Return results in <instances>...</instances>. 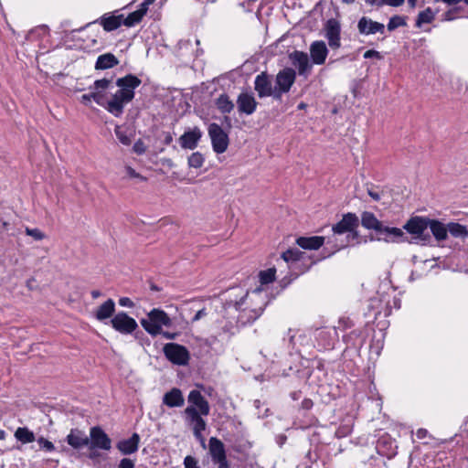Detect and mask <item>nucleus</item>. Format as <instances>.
Masks as SVG:
<instances>
[{"mask_svg":"<svg viewBox=\"0 0 468 468\" xmlns=\"http://www.w3.org/2000/svg\"><path fill=\"white\" fill-rule=\"evenodd\" d=\"M324 243V237L312 236V237H299L296 239V244L303 250H318Z\"/></svg>","mask_w":468,"mask_h":468,"instance_id":"24","label":"nucleus"},{"mask_svg":"<svg viewBox=\"0 0 468 468\" xmlns=\"http://www.w3.org/2000/svg\"><path fill=\"white\" fill-rule=\"evenodd\" d=\"M302 392L301 391H293L290 394L292 399L298 400L301 398Z\"/></svg>","mask_w":468,"mask_h":468,"instance_id":"57","label":"nucleus"},{"mask_svg":"<svg viewBox=\"0 0 468 468\" xmlns=\"http://www.w3.org/2000/svg\"><path fill=\"white\" fill-rule=\"evenodd\" d=\"M339 325H343L344 328H348L352 326V323L348 318H341L339 320Z\"/></svg>","mask_w":468,"mask_h":468,"instance_id":"55","label":"nucleus"},{"mask_svg":"<svg viewBox=\"0 0 468 468\" xmlns=\"http://www.w3.org/2000/svg\"><path fill=\"white\" fill-rule=\"evenodd\" d=\"M185 468H200L197 464V461L191 455H187L184 459Z\"/></svg>","mask_w":468,"mask_h":468,"instance_id":"43","label":"nucleus"},{"mask_svg":"<svg viewBox=\"0 0 468 468\" xmlns=\"http://www.w3.org/2000/svg\"><path fill=\"white\" fill-rule=\"evenodd\" d=\"M146 149V145L142 139H138L133 146V151L139 155L144 154Z\"/></svg>","mask_w":468,"mask_h":468,"instance_id":"40","label":"nucleus"},{"mask_svg":"<svg viewBox=\"0 0 468 468\" xmlns=\"http://www.w3.org/2000/svg\"><path fill=\"white\" fill-rule=\"evenodd\" d=\"M140 436L138 433H133L129 439L122 440L117 442L116 448L124 455H129L136 452L139 448Z\"/></svg>","mask_w":468,"mask_h":468,"instance_id":"21","label":"nucleus"},{"mask_svg":"<svg viewBox=\"0 0 468 468\" xmlns=\"http://www.w3.org/2000/svg\"><path fill=\"white\" fill-rule=\"evenodd\" d=\"M209 453L218 468H229L224 443L217 437H211L208 441Z\"/></svg>","mask_w":468,"mask_h":468,"instance_id":"11","label":"nucleus"},{"mask_svg":"<svg viewBox=\"0 0 468 468\" xmlns=\"http://www.w3.org/2000/svg\"><path fill=\"white\" fill-rule=\"evenodd\" d=\"M432 236L438 242H442L448 238V224L445 225L438 219H431L429 227Z\"/></svg>","mask_w":468,"mask_h":468,"instance_id":"22","label":"nucleus"},{"mask_svg":"<svg viewBox=\"0 0 468 468\" xmlns=\"http://www.w3.org/2000/svg\"><path fill=\"white\" fill-rule=\"evenodd\" d=\"M148 8H149V5H148L145 2H144V1H143V3H141V4H140V5H139V7H138L137 11H138V12H141V13H142V16H145V14H146V13H147V11H148Z\"/></svg>","mask_w":468,"mask_h":468,"instance_id":"52","label":"nucleus"},{"mask_svg":"<svg viewBox=\"0 0 468 468\" xmlns=\"http://www.w3.org/2000/svg\"><path fill=\"white\" fill-rule=\"evenodd\" d=\"M25 231L27 236L32 237L36 240H42L46 237L44 232H42L39 229H37V228L36 229L26 228Z\"/></svg>","mask_w":468,"mask_h":468,"instance_id":"38","label":"nucleus"},{"mask_svg":"<svg viewBox=\"0 0 468 468\" xmlns=\"http://www.w3.org/2000/svg\"><path fill=\"white\" fill-rule=\"evenodd\" d=\"M365 58H377V59H381L383 58V56L380 54V52L377 51V50H374V49H369V50H367L365 53H364V56H363Z\"/></svg>","mask_w":468,"mask_h":468,"instance_id":"46","label":"nucleus"},{"mask_svg":"<svg viewBox=\"0 0 468 468\" xmlns=\"http://www.w3.org/2000/svg\"><path fill=\"white\" fill-rule=\"evenodd\" d=\"M119 64L118 58L112 53H105L98 57L95 69H108Z\"/></svg>","mask_w":468,"mask_h":468,"instance_id":"26","label":"nucleus"},{"mask_svg":"<svg viewBox=\"0 0 468 468\" xmlns=\"http://www.w3.org/2000/svg\"><path fill=\"white\" fill-rule=\"evenodd\" d=\"M123 16H110L101 17V25L107 32L117 29L122 24Z\"/></svg>","mask_w":468,"mask_h":468,"instance_id":"28","label":"nucleus"},{"mask_svg":"<svg viewBox=\"0 0 468 468\" xmlns=\"http://www.w3.org/2000/svg\"><path fill=\"white\" fill-rule=\"evenodd\" d=\"M135 463L132 459L123 458L120 461L118 468H134Z\"/></svg>","mask_w":468,"mask_h":468,"instance_id":"45","label":"nucleus"},{"mask_svg":"<svg viewBox=\"0 0 468 468\" xmlns=\"http://www.w3.org/2000/svg\"><path fill=\"white\" fill-rule=\"evenodd\" d=\"M254 89L260 98L272 97L276 100L275 86L272 87L271 80L266 72H261L256 76Z\"/></svg>","mask_w":468,"mask_h":468,"instance_id":"13","label":"nucleus"},{"mask_svg":"<svg viewBox=\"0 0 468 468\" xmlns=\"http://www.w3.org/2000/svg\"><path fill=\"white\" fill-rule=\"evenodd\" d=\"M247 295H248V293H246V294H245V296H243V297L240 299V301H239V302H235L234 306H235V308H236L237 310H238V309H239V308H240V306L243 304L244 300H245V298L247 297Z\"/></svg>","mask_w":468,"mask_h":468,"instance_id":"60","label":"nucleus"},{"mask_svg":"<svg viewBox=\"0 0 468 468\" xmlns=\"http://www.w3.org/2000/svg\"><path fill=\"white\" fill-rule=\"evenodd\" d=\"M264 307H259L258 309H251L248 314V322H254L257 318H259L263 313Z\"/></svg>","mask_w":468,"mask_h":468,"instance_id":"41","label":"nucleus"},{"mask_svg":"<svg viewBox=\"0 0 468 468\" xmlns=\"http://www.w3.org/2000/svg\"><path fill=\"white\" fill-rule=\"evenodd\" d=\"M427 435H428V431H427V430H425V429H422V428H421V429H419V430L417 431V432H416V436H417V438H418V439H420V440H421V439L426 438V437H427Z\"/></svg>","mask_w":468,"mask_h":468,"instance_id":"54","label":"nucleus"},{"mask_svg":"<svg viewBox=\"0 0 468 468\" xmlns=\"http://www.w3.org/2000/svg\"><path fill=\"white\" fill-rule=\"evenodd\" d=\"M367 194L371 197V198L375 201L380 200V194L377 191H374L373 189H367Z\"/></svg>","mask_w":468,"mask_h":468,"instance_id":"53","label":"nucleus"},{"mask_svg":"<svg viewBox=\"0 0 468 468\" xmlns=\"http://www.w3.org/2000/svg\"><path fill=\"white\" fill-rule=\"evenodd\" d=\"M207 311L205 308H202L201 310L197 311V314L194 315V317L192 318V323H195L198 320H200L201 318L205 317L207 315Z\"/></svg>","mask_w":468,"mask_h":468,"instance_id":"49","label":"nucleus"},{"mask_svg":"<svg viewBox=\"0 0 468 468\" xmlns=\"http://www.w3.org/2000/svg\"><path fill=\"white\" fill-rule=\"evenodd\" d=\"M357 29L361 35H373L376 33L384 34L385 26L382 23L373 21L372 19L363 16L358 20Z\"/></svg>","mask_w":468,"mask_h":468,"instance_id":"18","label":"nucleus"},{"mask_svg":"<svg viewBox=\"0 0 468 468\" xmlns=\"http://www.w3.org/2000/svg\"><path fill=\"white\" fill-rule=\"evenodd\" d=\"M202 132L198 127L186 131L178 139L180 146L184 149H195L202 137Z\"/></svg>","mask_w":468,"mask_h":468,"instance_id":"17","label":"nucleus"},{"mask_svg":"<svg viewBox=\"0 0 468 468\" xmlns=\"http://www.w3.org/2000/svg\"><path fill=\"white\" fill-rule=\"evenodd\" d=\"M187 401L189 406L184 410L186 422L192 428L195 438L205 447L203 431L207 429V422L203 416L209 414V403L197 389H193L189 392Z\"/></svg>","mask_w":468,"mask_h":468,"instance_id":"2","label":"nucleus"},{"mask_svg":"<svg viewBox=\"0 0 468 468\" xmlns=\"http://www.w3.org/2000/svg\"><path fill=\"white\" fill-rule=\"evenodd\" d=\"M237 108L240 114L251 115L257 109L258 102L251 92L243 91L237 98Z\"/></svg>","mask_w":468,"mask_h":468,"instance_id":"15","label":"nucleus"},{"mask_svg":"<svg viewBox=\"0 0 468 468\" xmlns=\"http://www.w3.org/2000/svg\"><path fill=\"white\" fill-rule=\"evenodd\" d=\"M379 0H365V2L368 5H377Z\"/></svg>","mask_w":468,"mask_h":468,"instance_id":"64","label":"nucleus"},{"mask_svg":"<svg viewBox=\"0 0 468 468\" xmlns=\"http://www.w3.org/2000/svg\"><path fill=\"white\" fill-rule=\"evenodd\" d=\"M325 37L328 45L333 49H337L341 46V27L340 23L334 18L328 19L324 25Z\"/></svg>","mask_w":468,"mask_h":468,"instance_id":"14","label":"nucleus"},{"mask_svg":"<svg viewBox=\"0 0 468 468\" xmlns=\"http://www.w3.org/2000/svg\"><path fill=\"white\" fill-rule=\"evenodd\" d=\"M165 358L174 365L186 366L190 360V353L187 348L176 343H166L163 346Z\"/></svg>","mask_w":468,"mask_h":468,"instance_id":"8","label":"nucleus"},{"mask_svg":"<svg viewBox=\"0 0 468 468\" xmlns=\"http://www.w3.org/2000/svg\"><path fill=\"white\" fill-rule=\"evenodd\" d=\"M276 270L270 268L266 271H261L259 273L260 282L261 284H269L275 280Z\"/></svg>","mask_w":468,"mask_h":468,"instance_id":"37","label":"nucleus"},{"mask_svg":"<svg viewBox=\"0 0 468 468\" xmlns=\"http://www.w3.org/2000/svg\"><path fill=\"white\" fill-rule=\"evenodd\" d=\"M205 158L203 154L199 152H195L191 154V155L188 157V166L192 168H200L204 165Z\"/></svg>","mask_w":468,"mask_h":468,"instance_id":"35","label":"nucleus"},{"mask_svg":"<svg viewBox=\"0 0 468 468\" xmlns=\"http://www.w3.org/2000/svg\"><path fill=\"white\" fill-rule=\"evenodd\" d=\"M111 324L115 331L122 335L132 334L138 327L136 321L124 312H120L116 314L112 318Z\"/></svg>","mask_w":468,"mask_h":468,"instance_id":"12","label":"nucleus"},{"mask_svg":"<svg viewBox=\"0 0 468 468\" xmlns=\"http://www.w3.org/2000/svg\"><path fill=\"white\" fill-rule=\"evenodd\" d=\"M141 83L142 80L133 74L118 78L115 81L118 90L108 98L105 91L112 88V80L106 78L97 80L90 86V93L80 97V101L89 105L91 101H94L109 113L118 118L123 114L125 106L134 99L135 90Z\"/></svg>","mask_w":468,"mask_h":468,"instance_id":"1","label":"nucleus"},{"mask_svg":"<svg viewBox=\"0 0 468 468\" xmlns=\"http://www.w3.org/2000/svg\"><path fill=\"white\" fill-rule=\"evenodd\" d=\"M217 108L221 113H229L234 109V103L228 94L223 93L218 96L215 102Z\"/></svg>","mask_w":468,"mask_h":468,"instance_id":"29","label":"nucleus"},{"mask_svg":"<svg viewBox=\"0 0 468 468\" xmlns=\"http://www.w3.org/2000/svg\"><path fill=\"white\" fill-rule=\"evenodd\" d=\"M143 16L141 12H138L137 10L130 13L126 18L122 19V24L125 27H131L135 26L136 24L140 23L143 19Z\"/></svg>","mask_w":468,"mask_h":468,"instance_id":"34","label":"nucleus"},{"mask_svg":"<svg viewBox=\"0 0 468 468\" xmlns=\"http://www.w3.org/2000/svg\"><path fill=\"white\" fill-rule=\"evenodd\" d=\"M173 141V136L170 133H167L165 136L164 143L165 144H170Z\"/></svg>","mask_w":468,"mask_h":468,"instance_id":"58","label":"nucleus"},{"mask_svg":"<svg viewBox=\"0 0 468 468\" xmlns=\"http://www.w3.org/2000/svg\"><path fill=\"white\" fill-rule=\"evenodd\" d=\"M434 19V13L428 7L424 11H421L417 17L416 27H420L422 24L431 23Z\"/></svg>","mask_w":468,"mask_h":468,"instance_id":"32","label":"nucleus"},{"mask_svg":"<svg viewBox=\"0 0 468 468\" xmlns=\"http://www.w3.org/2000/svg\"><path fill=\"white\" fill-rule=\"evenodd\" d=\"M89 440L90 459L99 456V453L96 452L98 449L103 451H110L112 449V440L100 426L90 428Z\"/></svg>","mask_w":468,"mask_h":468,"instance_id":"7","label":"nucleus"},{"mask_svg":"<svg viewBox=\"0 0 468 468\" xmlns=\"http://www.w3.org/2000/svg\"><path fill=\"white\" fill-rule=\"evenodd\" d=\"M405 0H379L377 4L378 6H382L384 5H389V6H399L404 3Z\"/></svg>","mask_w":468,"mask_h":468,"instance_id":"44","label":"nucleus"},{"mask_svg":"<svg viewBox=\"0 0 468 468\" xmlns=\"http://www.w3.org/2000/svg\"><path fill=\"white\" fill-rule=\"evenodd\" d=\"M160 335H162L165 339L175 340L179 335V333H172V332L162 330V333Z\"/></svg>","mask_w":468,"mask_h":468,"instance_id":"50","label":"nucleus"},{"mask_svg":"<svg viewBox=\"0 0 468 468\" xmlns=\"http://www.w3.org/2000/svg\"><path fill=\"white\" fill-rule=\"evenodd\" d=\"M291 333H292V330H291V329H289V331H288V334L290 335H289V343L293 346H294V342H293V340H294V335H291Z\"/></svg>","mask_w":468,"mask_h":468,"instance_id":"62","label":"nucleus"},{"mask_svg":"<svg viewBox=\"0 0 468 468\" xmlns=\"http://www.w3.org/2000/svg\"><path fill=\"white\" fill-rule=\"evenodd\" d=\"M66 441L74 449H80L88 446L90 443L89 437L85 432L78 429H72L69 431L66 438Z\"/></svg>","mask_w":468,"mask_h":468,"instance_id":"20","label":"nucleus"},{"mask_svg":"<svg viewBox=\"0 0 468 468\" xmlns=\"http://www.w3.org/2000/svg\"><path fill=\"white\" fill-rule=\"evenodd\" d=\"M93 299L99 298L101 295V292L99 290H93L90 292Z\"/></svg>","mask_w":468,"mask_h":468,"instance_id":"61","label":"nucleus"},{"mask_svg":"<svg viewBox=\"0 0 468 468\" xmlns=\"http://www.w3.org/2000/svg\"><path fill=\"white\" fill-rule=\"evenodd\" d=\"M119 304L122 307L133 308L134 306L133 302L129 297H121L119 299Z\"/></svg>","mask_w":468,"mask_h":468,"instance_id":"47","label":"nucleus"},{"mask_svg":"<svg viewBox=\"0 0 468 468\" xmlns=\"http://www.w3.org/2000/svg\"><path fill=\"white\" fill-rule=\"evenodd\" d=\"M351 432V429L349 426H344V427H340L337 431H336V435L339 436V437H344V436H346L347 434H349Z\"/></svg>","mask_w":468,"mask_h":468,"instance_id":"48","label":"nucleus"},{"mask_svg":"<svg viewBox=\"0 0 468 468\" xmlns=\"http://www.w3.org/2000/svg\"><path fill=\"white\" fill-rule=\"evenodd\" d=\"M114 133L122 144L126 146L131 145L134 136V133L131 129L122 125H116Z\"/></svg>","mask_w":468,"mask_h":468,"instance_id":"27","label":"nucleus"},{"mask_svg":"<svg viewBox=\"0 0 468 468\" xmlns=\"http://www.w3.org/2000/svg\"><path fill=\"white\" fill-rule=\"evenodd\" d=\"M313 406H314L313 400L310 399H304L301 404L302 409L306 410H311Z\"/></svg>","mask_w":468,"mask_h":468,"instance_id":"51","label":"nucleus"},{"mask_svg":"<svg viewBox=\"0 0 468 468\" xmlns=\"http://www.w3.org/2000/svg\"><path fill=\"white\" fill-rule=\"evenodd\" d=\"M448 233L455 238L464 239L468 236V229L460 223L450 222L448 223Z\"/></svg>","mask_w":468,"mask_h":468,"instance_id":"31","label":"nucleus"},{"mask_svg":"<svg viewBox=\"0 0 468 468\" xmlns=\"http://www.w3.org/2000/svg\"><path fill=\"white\" fill-rule=\"evenodd\" d=\"M361 225L368 230L376 232V239L385 242H398L403 240L405 234L399 228L388 227L378 219L374 213L364 211L361 214Z\"/></svg>","mask_w":468,"mask_h":468,"instance_id":"4","label":"nucleus"},{"mask_svg":"<svg viewBox=\"0 0 468 468\" xmlns=\"http://www.w3.org/2000/svg\"><path fill=\"white\" fill-rule=\"evenodd\" d=\"M289 59L292 65L298 69L299 75L307 76L310 73L312 66L306 53L295 50L289 54Z\"/></svg>","mask_w":468,"mask_h":468,"instance_id":"16","label":"nucleus"},{"mask_svg":"<svg viewBox=\"0 0 468 468\" xmlns=\"http://www.w3.org/2000/svg\"><path fill=\"white\" fill-rule=\"evenodd\" d=\"M407 25L406 17L401 16H393L389 18V21L388 23V30L393 31L400 27H405Z\"/></svg>","mask_w":468,"mask_h":468,"instance_id":"36","label":"nucleus"},{"mask_svg":"<svg viewBox=\"0 0 468 468\" xmlns=\"http://www.w3.org/2000/svg\"><path fill=\"white\" fill-rule=\"evenodd\" d=\"M115 312V303L112 299H108L101 304L95 312V318L103 321L112 316Z\"/></svg>","mask_w":468,"mask_h":468,"instance_id":"25","label":"nucleus"},{"mask_svg":"<svg viewBox=\"0 0 468 468\" xmlns=\"http://www.w3.org/2000/svg\"><path fill=\"white\" fill-rule=\"evenodd\" d=\"M296 80V72L292 68H285L278 72L275 78L276 100L280 101L282 94L290 91Z\"/></svg>","mask_w":468,"mask_h":468,"instance_id":"9","label":"nucleus"},{"mask_svg":"<svg viewBox=\"0 0 468 468\" xmlns=\"http://www.w3.org/2000/svg\"><path fill=\"white\" fill-rule=\"evenodd\" d=\"M37 443L41 449H44L47 452H53L55 450L54 444L44 437H39L37 439Z\"/></svg>","mask_w":468,"mask_h":468,"instance_id":"39","label":"nucleus"},{"mask_svg":"<svg viewBox=\"0 0 468 468\" xmlns=\"http://www.w3.org/2000/svg\"><path fill=\"white\" fill-rule=\"evenodd\" d=\"M328 55L326 45L322 40L314 41L310 46V56L313 63L322 65L324 63Z\"/></svg>","mask_w":468,"mask_h":468,"instance_id":"19","label":"nucleus"},{"mask_svg":"<svg viewBox=\"0 0 468 468\" xmlns=\"http://www.w3.org/2000/svg\"><path fill=\"white\" fill-rule=\"evenodd\" d=\"M208 135L211 139L214 152L217 154L226 152L229 146V136L218 123L212 122L209 124Z\"/></svg>","mask_w":468,"mask_h":468,"instance_id":"10","label":"nucleus"},{"mask_svg":"<svg viewBox=\"0 0 468 468\" xmlns=\"http://www.w3.org/2000/svg\"><path fill=\"white\" fill-rule=\"evenodd\" d=\"M15 438L24 444L33 442L36 440L34 432L27 427H18L15 431Z\"/></svg>","mask_w":468,"mask_h":468,"instance_id":"30","label":"nucleus"},{"mask_svg":"<svg viewBox=\"0 0 468 468\" xmlns=\"http://www.w3.org/2000/svg\"><path fill=\"white\" fill-rule=\"evenodd\" d=\"M444 16H445V20H452L454 18L453 16V11L452 10H449L447 11L445 14H444Z\"/></svg>","mask_w":468,"mask_h":468,"instance_id":"59","label":"nucleus"},{"mask_svg":"<svg viewBox=\"0 0 468 468\" xmlns=\"http://www.w3.org/2000/svg\"><path fill=\"white\" fill-rule=\"evenodd\" d=\"M359 218L355 213L348 212L344 214L341 220L333 225V237L329 238L328 242H333L336 250H339L349 244L352 239L359 237L357 228Z\"/></svg>","mask_w":468,"mask_h":468,"instance_id":"3","label":"nucleus"},{"mask_svg":"<svg viewBox=\"0 0 468 468\" xmlns=\"http://www.w3.org/2000/svg\"><path fill=\"white\" fill-rule=\"evenodd\" d=\"M429 223L430 218L427 217L413 216L405 223L401 229H405L415 239L427 243L431 240V235L426 232Z\"/></svg>","mask_w":468,"mask_h":468,"instance_id":"6","label":"nucleus"},{"mask_svg":"<svg viewBox=\"0 0 468 468\" xmlns=\"http://www.w3.org/2000/svg\"><path fill=\"white\" fill-rule=\"evenodd\" d=\"M436 2H442L449 5H456L460 3L462 0H435Z\"/></svg>","mask_w":468,"mask_h":468,"instance_id":"56","label":"nucleus"},{"mask_svg":"<svg viewBox=\"0 0 468 468\" xmlns=\"http://www.w3.org/2000/svg\"><path fill=\"white\" fill-rule=\"evenodd\" d=\"M163 403L169 408L182 407L185 403L182 391L177 388H172L164 395Z\"/></svg>","mask_w":468,"mask_h":468,"instance_id":"23","label":"nucleus"},{"mask_svg":"<svg viewBox=\"0 0 468 468\" xmlns=\"http://www.w3.org/2000/svg\"><path fill=\"white\" fill-rule=\"evenodd\" d=\"M307 107V104L305 102H300L297 106L298 110H304Z\"/></svg>","mask_w":468,"mask_h":468,"instance_id":"63","label":"nucleus"},{"mask_svg":"<svg viewBox=\"0 0 468 468\" xmlns=\"http://www.w3.org/2000/svg\"><path fill=\"white\" fill-rule=\"evenodd\" d=\"M303 252L298 249H289L286 251L282 252V258L286 262H294L301 259Z\"/></svg>","mask_w":468,"mask_h":468,"instance_id":"33","label":"nucleus"},{"mask_svg":"<svg viewBox=\"0 0 468 468\" xmlns=\"http://www.w3.org/2000/svg\"><path fill=\"white\" fill-rule=\"evenodd\" d=\"M143 328L152 336H156L162 333L163 326L170 327L172 319L162 309L154 308L147 314V318L140 321Z\"/></svg>","mask_w":468,"mask_h":468,"instance_id":"5","label":"nucleus"},{"mask_svg":"<svg viewBox=\"0 0 468 468\" xmlns=\"http://www.w3.org/2000/svg\"><path fill=\"white\" fill-rule=\"evenodd\" d=\"M125 170H126V173H127V176L131 178H137L141 181H146L147 178L144 176H142L141 174L137 173L133 167L131 166H126L125 167Z\"/></svg>","mask_w":468,"mask_h":468,"instance_id":"42","label":"nucleus"}]
</instances>
